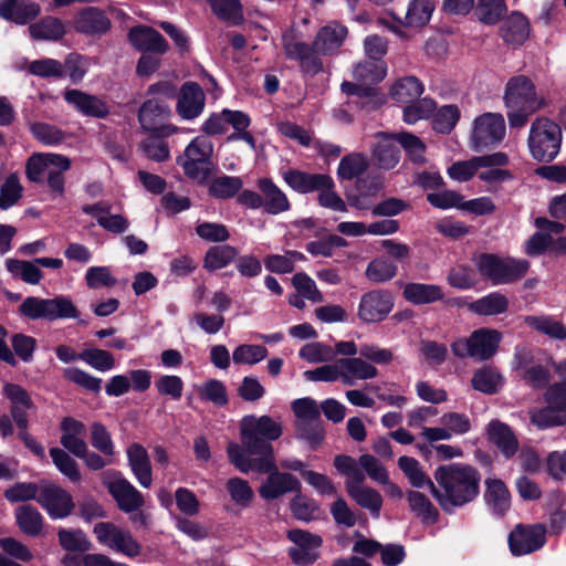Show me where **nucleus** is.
Wrapping results in <instances>:
<instances>
[{
    "instance_id": "obj_16",
    "label": "nucleus",
    "mask_w": 566,
    "mask_h": 566,
    "mask_svg": "<svg viewBox=\"0 0 566 566\" xmlns=\"http://www.w3.org/2000/svg\"><path fill=\"white\" fill-rule=\"evenodd\" d=\"M394 298L389 292L374 290L361 295L358 317L365 323L382 321L392 310Z\"/></svg>"
},
{
    "instance_id": "obj_39",
    "label": "nucleus",
    "mask_w": 566,
    "mask_h": 566,
    "mask_svg": "<svg viewBox=\"0 0 566 566\" xmlns=\"http://www.w3.org/2000/svg\"><path fill=\"white\" fill-rule=\"evenodd\" d=\"M402 294L408 302L416 305L434 303L444 296L441 286L426 283H408Z\"/></svg>"
},
{
    "instance_id": "obj_28",
    "label": "nucleus",
    "mask_w": 566,
    "mask_h": 566,
    "mask_svg": "<svg viewBox=\"0 0 566 566\" xmlns=\"http://www.w3.org/2000/svg\"><path fill=\"white\" fill-rule=\"evenodd\" d=\"M130 470L137 482L145 489L153 484V470L147 450L139 443H133L126 450Z\"/></svg>"
},
{
    "instance_id": "obj_34",
    "label": "nucleus",
    "mask_w": 566,
    "mask_h": 566,
    "mask_svg": "<svg viewBox=\"0 0 566 566\" xmlns=\"http://www.w3.org/2000/svg\"><path fill=\"white\" fill-rule=\"evenodd\" d=\"M501 36L512 45L524 43L530 36V22L521 12H512L502 23Z\"/></svg>"
},
{
    "instance_id": "obj_31",
    "label": "nucleus",
    "mask_w": 566,
    "mask_h": 566,
    "mask_svg": "<svg viewBox=\"0 0 566 566\" xmlns=\"http://www.w3.org/2000/svg\"><path fill=\"white\" fill-rule=\"evenodd\" d=\"M387 71L385 61L369 59L354 64L352 75L358 83L375 90V86L386 77Z\"/></svg>"
},
{
    "instance_id": "obj_10",
    "label": "nucleus",
    "mask_w": 566,
    "mask_h": 566,
    "mask_svg": "<svg viewBox=\"0 0 566 566\" xmlns=\"http://www.w3.org/2000/svg\"><path fill=\"white\" fill-rule=\"evenodd\" d=\"M512 368L518 373L526 385L534 389H542L549 382V369L541 364H535L533 353L527 347L517 346L515 348Z\"/></svg>"
},
{
    "instance_id": "obj_3",
    "label": "nucleus",
    "mask_w": 566,
    "mask_h": 566,
    "mask_svg": "<svg viewBox=\"0 0 566 566\" xmlns=\"http://www.w3.org/2000/svg\"><path fill=\"white\" fill-rule=\"evenodd\" d=\"M504 101L512 128L523 127L528 117L546 104L544 97L537 95L532 81L524 76H516L509 81Z\"/></svg>"
},
{
    "instance_id": "obj_17",
    "label": "nucleus",
    "mask_w": 566,
    "mask_h": 566,
    "mask_svg": "<svg viewBox=\"0 0 566 566\" xmlns=\"http://www.w3.org/2000/svg\"><path fill=\"white\" fill-rule=\"evenodd\" d=\"M283 50L287 59L298 61L304 73L313 76L323 71V62L318 56L321 53L315 51L314 43L308 45L285 35L283 38Z\"/></svg>"
},
{
    "instance_id": "obj_18",
    "label": "nucleus",
    "mask_w": 566,
    "mask_h": 566,
    "mask_svg": "<svg viewBox=\"0 0 566 566\" xmlns=\"http://www.w3.org/2000/svg\"><path fill=\"white\" fill-rule=\"evenodd\" d=\"M170 114L168 105L160 99H147L140 107L138 119L144 129L153 133H160L161 135L169 136L177 132V128L171 125L159 124L166 119Z\"/></svg>"
},
{
    "instance_id": "obj_11",
    "label": "nucleus",
    "mask_w": 566,
    "mask_h": 566,
    "mask_svg": "<svg viewBox=\"0 0 566 566\" xmlns=\"http://www.w3.org/2000/svg\"><path fill=\"white\" fill-rule=\"evenodd\" d=\"M505 136V122L501 114L485 113L474 120L472 148L480 150L500 143Z\"/></svg>"
},
{
    "instance_id": "obj_21",
    "label": "nucleus",
    "mask_w": 566,
    "mask_h": 566,
    "mask_svg": "<svg viewBox=\"0 0 566 566\" xmlns=\"http://www.w3.org/2000/svg\"><path fill=\"white\" fill-rule=\"evenodd\" d=\"M74 29L86 35H102L111 29V20L104 11L96 7H86L73 19Z\"/></svg>"
},
{
    "instance_id": "obj_48",
    "label": "nucleus",
    "mask_w": 566,
    "mask_h": 566,
    "mask_svg": "<svg viewBox=\"0 0 566 566\" xmlns=\"http://www.w3.org/2000/svg\"><path fill=\"white\" fill-rule=\"evenodd\" d=\"M7 270L15 277H20L25 283L35 285L38 284L43 274L41 270L38 268L35 260L33 262L8 259L6 261Z\"/></svg>"
},
{
    "instance_id": "obj_51",
    "label": "nucleus",
    "mask_w": 566,
    "mask_h": 566,
    "mask_svg": "<svg viewBox=\"0 0 566 566\" xmlns=\"http://www.w3.org/2000/svg\"><path fill=\"white\" fill-rule=\"evenodd\" d=\"M524 323L555 339H566V327L558 321L547 316H525Z\"/></svg>"
},
{
    "instance_id": "obj_7",
    "label": "nucleus",
    "mask_w": 566,
    "mask_h": 566,
    "mask_svg": "<svg viewBox=\"0 0 566 566\" xmlns=\"http://www.w3.org/2000/svg\"><path fill=\"white\" fill-rule=\"evenodd\" d=\"M476 266L480 273L494 284H507L524 276L530 262L522 259H501L493 254H483L479 258Z\"/></svg>"
},
{
    "instance_id": "obj_33",
    "label": "nucleus",
    "mask_w": 566,
    "mask_h": 566,
    "mask_svg": "<svg viewBox=\"0 0 566 566\" xmlns=\"http://www.w3.org/2000/svg\"><path fill=\"white\" fill-rule=\"evenodd\" d=\"M284 181L295 191L300 193H308L315 191L319 187H324L328 182L327 175L308 174L297 169H290L283 172Z\"/></svg>"
},
{
    "instance_id": "obj_43",
    "label": "nucleus",
    "mask_w": 566,
    "mask_h": 566,
    "mask_svg": "<svg viewBox=\"0 0 566 566\" xmlns=\"http://www.w3.org/2000/svg\"><path fill=\"white\" fill-rule=\"evenodd\" d=\"M382 189V184L379 180H359L357 184V193L348 198L352 207L359 210H367L373 207L374 199Z\"/></svg>"
},
{
    "instance_id": "obj_59",
    "label": "nucleus",
    "mask_w": 566,
    "mask_h": 566,
    "mask_svg": "<svg viewBox=\"0 0 566 566\" xmlns=\"http://www.w3.org/2000/svg\"><path fill=\"white\" fill-rule=\"evenodd\" d=\"M269 352L262 345L242 344L234 348L232 359L238 365H255L266 358Z\"/></svg>"
},
{
    "instance_id": "obj_54",
    "label": "nucleus",
    "mask_w": 566,
    "mask_h": 566,
    "mask_svg": "<svg viewBox=\"0 0 566 566\" xmlns=\"http://www.w3.org/2000/svg\"><path fill=\"white\" fill-rule=\"evenodd\" d=\"M231 501L242 507H249L253 501L254 492L248 481L241 478H231L226 483Z\"/></svg>"
},
{
    "instance_id": "obj_12",
    "label": "nucleus",
    "mask_w": 566,
    "mask_h": 566,
    "mask_svg": "<svg viewBox=\"0 0 566 566\" xmlns=\"http://www.w3.org/2000/svg\"><path fill=\"white\" fill-rule=\"evenodd\" d=\"M38 502L53 520L69 516L75 507L72 495L66 490L48 481L41 482Z\"/></svg>"
},
{
    "instance_id": "obj_62",
    "label": "nucleus",
    "mask_w": 566,
    "mask_h": 566,
    "mask_svg": "<svg viewBox=\"0 0 566 566\" xmlns=\"http://www.w3.org/2000/svg\"><path fill=\"white\" fill-rule=\"evenodd\" d=\"M78 359L86 363L92 368L105 373L115 367L114 356L104 349L87 348L78 355Z\"/></svg>"
},
{
    "instance_id": "obj_63",
    "label": "nucleus",
    "mask_w": 566,
    "mask_h": 566,
    "mask_svg": "<svg viewBox=\"0 0 566 566\" xmlns=\"http://www.w3.org/2000/svg\"><path fill=\"white\" fill-rule=\"evenodd\" d=\"M403 108L402 117L407 124L428 118L436 109V103L430 98L415 99Z\"/></svg>"
},
{
    "instance_id": "obj_41",
    "label": "nucleus",
    "mask_w": 566,
    "mask_h": 566,
    "mask_svg": "<svg viewBox=\"0 0 566 566\" xmlns=\"http://www.w3.org/2000/svg\"><path fill=\"white\" fill-rule=\"evenodd\" d=\"M349 496L363 509L368 510L374 517H379L382 497L376 490L369 486L348 485Z\"/></svg>"
},
{
    "instance_id": "obj_53",
    "label": "nucleus",
    "mask_w": 566,
    "mask_h": 566,
    "mask_svg": "<svg viewBox=\"0 0 566 566\" xmlns=\"http://www.w3.org/2000/svg\"><path fill=\"white\" fill-rule=\"evenodd\" d=\"M57 537L62 548L67 552L84 553L91 548L90 539L81 530L60 528Z\"/></svg>"
},
{
    "instance_id": "obj_8",
    "label": "nucleus",
    "mask_w": 566,
    "mask_h": 566,
    "mask_svg": "<svg viewBox=\"0 0 566 566\" xmlns=\"http://www.w3.org/2000/svg\"><path fill=\"white\" fill-rule=\"evenodd\" d=\"M93 533L99 544L108 549L128 558L138 557L142 554V544L125 528L111 522L95 524Z\"/></svg>"
},
{
    "instance_id": "obj_25",
    "label": "nucleus",
    "mask_w": 566,
    "mask_h": 566,
    "mask_svg": "<svg viewBox=\"0 0 566 566\" xmlns=\"http://www.w3.org/2000/svg\"><path fill=\"white\" fill-rule=\"evenodd\" d=\"M346 36V27L335 21L329 22L318 30L313 41L314 49L321 55H332L343 45Z\"/></svg>"
},
{
    "instance_id": "obj_40",
    "label": "nucleus",
    "mask_w": 566,
    "mask_h": 566,
    "mask_svg": "<svg viewBox=\"0 0 566 566\" xmlns=\"http://www.w3.org/2000/svg\"><path fill=\"white\" fill-rule=\"evenodd\" d=\"M423 84L416 76L398 78L390 87L389 94L399 103H411L423 93Z\"/></svg>"
},
{
    "instance_id": "obj_42",
    "label": "nucleus",
    "mask_w": 566,
    "mask_h": 566,
    "mask_svg": "<svg viewBox=\"0 0 566 566\" xmlns=\"http://www.w3.org/2000/svg\"><path fill=\"white\" fill-rule=\"evenodd\" d=\"M398 467L413 488L427 486L432 493L434 482L423 472L422 467L417 459L402 455L398 459Z\"/></svg>"
},
{
    "instance_id": "obj_30",
    "label": "nucleus",
    "mask_w": 566,
    "mask_h": 566,
    "mask_svg": "<svg viewBox=\"0 0 566 566\" xmlns=\"http://www.w3.org/2000/svg\"><path fill=\"white\" fill-rule=\"evenodd\" d=\"M343 384L354 386L357 380H369L378 376L375 365L363 359V357L340 358Z\"/></svg>"
},
{
    "instance_id": "obj_45",
    "label": "nucleus",
    "mask_w": 566,
    "mask_h": 566,
    "mask_svg": "<svg viewBox=\"0 0 566 566\" xmlns=\"http://www.w3.org/2000/svg\"><path fill=\"white\" fill-rule=\"evenodd\" d=\"M509 300L505 295L494 292L490 293L469 305V310L478 315H497L506 312Z\"/></svg>"
},
{
    "instance_id": "obj_29",
    "label": "nucleus",
    "mask_w": 566,
    "mask_h": 566,
    "mask_svg": "<svg viewBox=\"0 0 566 566\" xmlns=\"http://www.w3.org/2000/svg\"><path fill=\"white\" fill-rule=\"evenodd\" d=\"M56 165L70 169L71 161L59 154H34L28 159L25 172L31 181L41 182L45 178V170Z\"/></svg>"
},
{
    "instance_id": "obj_19",
    "label": "nucleus",
    "mask_w": 566,
    "mask_h": 566,
    "mask_svg": "<svg viewBox=\"0 0 566 566\" xmlns=\"http://www.w3.org/2000/svg\"><path fill=\"white\" fill-rule=\"evenodd\" d=\"M266 473L269 475L259 489V493L264 500H275L286 493L301 491V482L293 474L280 472L275 465Z\"/></svg>"
},
{
    "instance_id": "obj_36",
    "label": "nucleus",
    "mask_w": 566,
    "mask_h": 566,
    "mask_svg": "<svg viewBox=\"0 0 566 566\" xmlns=\"http://www.w3.org/2000/svg\"><path fill=\"white\" fill-rule=\"evenodd\" d=\"M488 437L505 457H512L518 449V441L511 428L499 421L493 420L488 424Z\"/></svg>"
},
{
    "instance_id": "obj_20",
    "label": "nucleus",
    "mask_w": 566,
    "mask_h": 566,
    "mask_svg": "<svg viewBox=\"0 0 566 566\" xmlns=\"http://www.w3.org/2000/svg\"><path fill=\"white\" fill-rule=\"evenodd\" d=\"M395 135L379 132L375 135V142L371 145V156L375 165L385 170L395 168L400 160V149L397 146Z\"/></svg>"
},
{
    "instance_id": "obj_22",
    "label": "nucleus",
    "mask_w": 566,
    "mask_h": 566,
    "mask_svg": "<svg viewBox=\"0 0 566 566\" xmlns=\"http://www.w3.org/2000/svg\"><path fill=\"white\" fill-rule=\"evenodd\" d=\"M206 98L202 88L195 82L185 83L179 92L177 113L184 119L198 117L205 108Z\"/></svg>"
},
{
    "instance_id": "obj_56",
    "label": "nucleus",
    "mask_w": 566,
    "mask_h": 566,
    "mask_svg": "<svg viewBox=\"0 0 566 566\" xmlns=\"http://www.w3.org/2000/svg\"><path fill=\"white\" fill-rule=\"evenodd\" d=\"M367 167V157L359 153H353L340 160L337 175L343 180H352L363 174Z\"/></svg>"
},
{
    "instance_id": "obj_1",
    "label": "nucleus",
    "mask_w": 566,
    "mask_h": 566,
    "mask_svg": "<svg viewBox=\"0 0 566 566\" xmlns=\"http://www.w3.org/2000/svg\"><path fill=\"white\" fill-rule=\"evenodd\" d=\"M283 432L281 420L270 416L248 415L240 421L242 446L229 442L227 453L230 462L242 473H265L274 468V451L270 441L277 440Z\"/></svg>"
},
{
    "instance_id": "obj_4",
    "label": "nucleus",
    "mask_w": 566,
    "mask_h": 566,
    "mask_svg": "<svg viewBox=\"0 0 566 566\" xmlns=\"http://www.w3.org/2000/svg\"><path fill=\"white\" fill-rule=\"evenodd\" d=\"M562 128L547 117L536 118L530 127L527 147L532 158L539 163L553 161L560 151Z\"/></svg>"
},
{
    "instance_id": "obj_32",
    "label": "nucleus",
    "mask_w": 566,
    "mask_h": 566,
    "mask_svg": "<svg viewBox=\"0 0 566 566\" xmlns=\"http://www.w3.org/2000/svg\"><path fill=\"white\" fill-rule=\"evenodd\" d=\"M258 187L262 192L265 212L270 214H279L290 209V201L286 195L273 184L271 179L263 178L258 181Z\"/></svg>"
},
{
    "instance_id": "obj_23",
    "label": "nucleus",
    "mask_w": 566,
    "mask_h": 566,
    "mask_svg": "<svg viewBox=\"0 0 566 566\" xmlns=\"http://www.w3.org/2000/svg\"><path fill=\"white\" fill-rule=\"evenodd\" d=\"M250 117L241 111L223 109L220 113L211 114L202 124V132L207 135H220L228 130V127L242 128L250 126Z\"/></svg>"
},
{
    "instance_id": "obj_47",
    "label": "nucleus",
    "mask_w": 566,
    "mask_h": 566,
    "mask_svg": "<svg viewBox=\"0 0 566 566\" xmlns=\"http://www.w3.org/2000/svg\"><path fill=\"white\" fill-rule=\"evenodd\" d=\"M433 10V0H410L403 23L407 27H423L430 21Z\"/></svg>"
},
{
    "instance_id": "obj_2",
    "label": "nucleus",
    "mask_w": 566,
    "mask_h": 566,
    "mask_svg": "<svg viewBox=\"0 0 566 566\" xmlns=\"http://www.w3.org/2000/svg\"><path fill=\"white\" fill-rule=\"evenodd\" d=\"M433 478L436 483L432 495L447 513L472 502L479 494L481 475L469 464L439 465Z\"/></svg>"
},
{
    "instance_id": "obj_61",
    "label": "nucleus",
    "mask_w": 566,
    "mask_h": 566,
    "mask_svg": "<svg viewBox=\"0 0 566 566\" xmlns=\"http://www.w3.org/2000/svg\"><path fill=\"white\" fill-rule=\"evenodd\" d=\"M30 130L33 137L45 146H55L65 138V133L55 125L36 122L31 124Z\"/></svg>"
},
{
    "instance_id": "obj_13",
    "label": "nucleus",
    "mask_w": 566,
    "mask_h": 566,
    "mask_svg": "<svg viewBox=\"0 0 566 566\" xmlns=\"http://www.w3.org/2000/svg\"><path fill=\"white\" fill-rule=\"evenodd\" d=\"M104 485L120 511L132 513L144 506L145 501L143 494L120 474L113 473L105 475Z\"/></svg>"
},
{
    "instance_id": "obj_55",
    "label": "nucleus",
    "mask_w": 566,
    "mask_h": 566,
    "mask_svg": "<svg viewBox=\"0 0 566 566\" xmlns=\"http://www.w3.org/2000/svg\"><path fill=\"white\" fill-rule=\"evenodd\" d=\"M235 248L224 244L210 248L205 256V268L209 270H220L230 264L237 256Z\"/></svg>"
},
{
    "instance_id": "obj_37",
    "label": "nucleus",
    "mask_w": 566,
    "mask_h": 566,
    "mask_svg": "<svg viewBox=\"0 0 566 566\" xmlns=\"http://www.w3.org/2000/svg\"><path fill=\"white\" fill-rule=\"evenodd\" d=\"M15 523L19 530L31 537L42 534L44 518L39 510L30 504L20 505L14 510Z\"/></svg>"
},
{
    "instance_id": "obj_38",
    "label": "nucleus",
    "mask_w": 566,
    "mask_h": 566,
    "mask_svg": "<svg viewBox=\"0 0 566 566\" xmlns=\"http://www.w3.org/2000/svg\"><path fill=\"white\" fill-rule=\"evenodd\" d=\"M485 486L484 497L488 506L495 514H504L511 506V494L504 482L497 479H488Z\"/></svg>"
},
{
    "instance_id": "obj_27",
    "label": "nucleus",
    "mask_w": 566,
    "mask_h": 566,
    "mask_svg": "<svg viewBox=\"0 0 566 566\" xmlns=\"http://www.w3.org/2000/svg\"><path fill=\"white\" fill-rule=\"evenodd\" d=\"M61 444L73 453L75 457L82 458L87 444L84 441L86 429L83 422L73 418H64L61 422Z\"/></svg>"
},
{
    "instance_id": "obj_15",
    "label": "nucleus",
    "mask_w": 566,
    "mask_h": 566,
    "mask_svg": "<svg viewBox=\"0 0 566 566\" xmlns=\"http://www.w3.org/2000/svg\"><path fill=\"white\" fill-rule=\"evenodd\" d=\"M546 530L541 524L523 526L518 525L509 536V545L513 555L531 554L544 546Z\"/></svg>"
},
{
    "instance_id": "obj_64",
    "label": "nucleus",
    "mask_w": 566,
    "mask_h": 566,
    "mask_svg": "<svg viewBox=\"0 0 566 566\" xmlns=\"http://www.w3.org/2000/svg\"><path fill=\"white\" fill-rule=\"evenodd\" d=\"M41 492V483L35 484L32 482H18L4 491V497L11 502H25L36 500Z\"/></svg>"
},
{
    "instance_id": "obj_6",
    "label": "nucleus",
    "mask_w": 566,
    "mask_h": 566,
    "mask_svg": "<svg viewBox=\"0 0 566 566\" xmlns=\"http://www.w3.org/2000/svg\"><path fill=\"white\" fill-rule=\"evenodd\" d=\"M212 154V142L208 136L200 135L188 144L184 154L177 158V163L188 177L205 180L210 174Z\"/></svg>"
},
{
    "instance_id": "obj_46",
    "label": "nucleus",
    "mask_w": 566,
    "mask_h": 566,
    "mask_svg": "<svg viewBox=\"0 0 566 566\" xmlns=\"http://www.w3.org/2000/svg\"><path fill=\"white\" fill-rule=\"evenodd\" d=\"M212 13L222 21L237 25L243 21L241 0H207Z\"/></svg>"
},
{
    "instance_id": "obj_50",
    "label": "nucleus",
    "mask_w": 566,
    "mask_h": 566,
    "mask_svg": "<svg viewBox=\"0 0 566 566\" xmlns=\"http://www.w3.org/2000/svg\"><path fill=\"white\" fill-rule=\"evenodd\" d=\"M407 501L411 512L420 517L423 522L433 523L437 521L439 515L438 510L424 494L418 491H409L407 493Z\"/></svg>"
},
{
    "instance_id": "obj_9",
    "label": "nucleus",
    "mask_w": 566,
    "mask_h": 566,
    "mask_svg": "<svg viewBox=\"0 0 566 566\" xmlns=\"http://www.w3.org/2000/svg\"><path fill=\"white\" fill-rule=\"evenodd\" d=\"M292 408L296 416L297 437L312 446L318 444L323 440L324 432L316 401L311 398L296 399Z\"/></svg>"
},
{
    "instance_id": "obj_35",
    "label": "nucleus",
    "mask_w": 566,
    "mask_h": 566,
    "mask_svg": "<svg viewBox=\"0 0 566 566\" xmlns=\"http://www.w3.org/2000/svg\"><path fill=\"white\" fill-rule=\"evenodd\" d=\"M129 40L140 51L165 53L167 42L156 30L147 27H137L129 31Z\"/></svg>"
},
{
    "instance_id": "obj_26",
    "label": "nucleus",
    "mask_w": 566,
    "mask_h": 566,
    "mask_svg": "<svg viewBox=\"0 0 566 566\" xmlns=\"http://www.w3.org/2000/svg\"><path fill=\"white\" fill-rule=\"evenodd\" d=\"M40 11V6L31 0H2L0 2V17L21 25L34 20Z\"/></svg>"
},
{
    "instance_id": "obj_14",
    "label": "nucleus",
    "mask_w": 566,
    "mask_h": 566,
    "mask_svg": "<svg viewBox=\"0 0 566 566\" xmlns=\"http://www.w3.org/2000/svg\"><path fill=\"white\" fill-rule=\"evenodd\" d=\"M509 158L504 153L475 156L468 160H458L447 169L448 176L458 182H465L472 179L482 167L505 166Z\"/></svg>"
},
{
    "instance_id": "obj_57",
    "label": "nucleus",
    "mask_w": 566,
    "mask_h": 566,
    "mask_svg": "<svg viewBox=\"0 0 566 566\" xmlns=\"http://www.w3.org/2000/svg\"><path fill=\"white\" fill-rule=\"evenodd\" d=\"M471 382L475 390L484 394H494L502 385V376L495 369L485 367L473 374Z\"/></svg>"
},
{
    "instance_id": "obj_58",
    "label": "nucleus",
    "mask_w": 566,
    "mask_h": 566,
    "mask_svg": "<svg viewBox=\"0 0 566 566\" xmlns=\"http://www.w3.org/2000/svg\"><path fill=\"white\" fill-rule=\"evenodd\" d=\"M397 274V265L388 259L377 258L366 268V276L374 283H382L391 280Z\"/></svg>"
},
{
    "instance_id": "obj_49",
    "label": "nucleus",
    "mask_w": 566,
    "mask_h": 566,
    "mask_svg": "<svg viewBox=\"0 0 566 566\" xmlns=\"http://www.w3.org/2000/svg\"><path fill=\"white\" fill-rule=\"evenodd\" d=\"M507 11L504 0H478L475 15L484 24H495Z\"/></svg>"
},
{
    "instance_id": "obj_44",
    "label": "nucleus",
    "mask_w": 566,
    "mask_h": 566,
    "mask_svg": "<svg viewBox=\"0 0 566 566\" xmlns=\"http://www.w3.org/2000/svg\"><path fill=\"white\" fill-rule=\"evenodd\" d=\"M28 31L33 39L48 41L60 40L65 34L63 22L53 17L43 18L38 23L31 24Z\"/></svg>"
},
{
    "instance_id": "obj_52",
    "label": "nucleus",
    "mask_w": 566,
    "mask_h": 566,
    "mask_svg": "<svg viewBox=\"0 0 566 566\" xmlns=\"http://www.w3.org/2000/svg\"><path fill=\"white\" fill-rule=\"evenodd\" d=\"M531 423L538 429L566 424V413H560L552 406L530 410Z\"/></svg>"
},
{
    "instance_id": "obj_24",
    "label": "nucleus",
    "mask_w": 566,
    "mask_h": 566,
    "mask_svg": "<svg viewBox=\"0 0 566 566\" xmlns=\"http://www.w3.org/2000/svg\"><path fill=\"white\" fill-rule=\"evenodd\" d=\"M64 99L84 116L103 118L109 113L107 104L102 98L80 90H66Z\"/></svg>"
},
{
    "instance_id": "obj_5",
    "label": "nucleus",
    "mask_w": 566,
    "mask_h": 566,
    "mask_svg": "<svg viewBox=\"0 0 566 566\" xmlns=\"http://www.w3.org/2000/svg\"><path fill=\"white\" fill-rule=\"evenodd\" d=\"M502 334L496 329L479 328L469 337H459L451 344V350L458 358L488 360L497 352Z\"/></svg>"
},
{
    "instance_id": "obj_60",
    "label": "nucleus",
    "mask_w": 566,
    "mask_h": 566,
    "mask_svg": "<svg viewBox=\"0 0 566 566\" xmlns=\"http://www.w3.org/2000/svg\"><path fill=\"white\" fill-rule=\"evenodd\" d=\"M196 392L202 400L212 402L216 406H224L228 402L226 386L217 379H209L202 385L195 387Z\"/></svg>"
}]
</instances>
